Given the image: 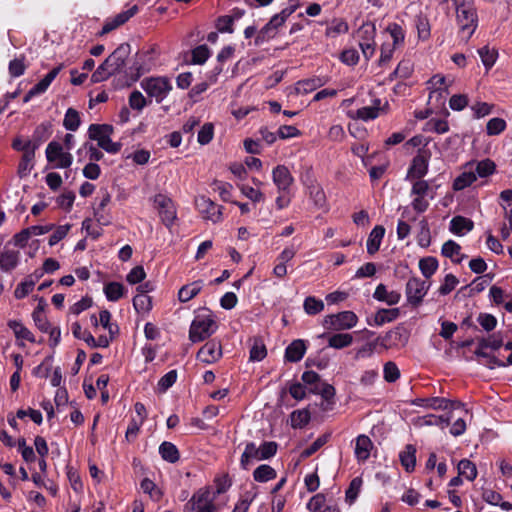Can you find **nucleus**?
<instances>
[{"label":"nucleus","mask_w":512,"mask_h":512,"mask_svg":"<svg viewBox=\"0 0 512 512\" xmlns=\"http://www.w3.org/2000/svg\"><path fill=\"white\" fill-rule=\"evenodd\" d=\"M137 10V6H133L126 11L120 12L112 18H108L102 27L101 34H107L116 29L117 27L123 25L136 14Z\"/></svg>","instance_id":"obj_22"},{"label":"nucleus","mask_w":512,"mask_h":512,"mask_svg":"<svg viewBox=\"0 0 512 512\" xmlns=\"http://www.w3.org/2000/svg\"><path fill=\"white\" fill-rule=\"evenodd\" d=\"M253 477L257 482H268L276 477V471L271 466L263 464L255 469Z\"/></svg>","instance_id":"obj_44"},{"label":"nucleus","mask_w":512,"mask_h":512,"mask_svg":"<svg viewBox=\"0 0 512 512\" xmlns=\"http://www.w3.org/2000/svg\"><path fill=\"white\" fill-rule=\"evenodd\" d=\"M8 327L13 331L17 344L21 347L24 346V341L35 343L36 339L33 335V333L23 325L20 321L17 320H10L8 322Z\"/></svg>","instance_id":"obj_26"},{"label":"nucleus","mask_w":512,"mask_h":512,"mask_svg":"<svg viewBox=\"0 0 512 512\" xmlns=\"http://www.w3.org/2000/svg\"><path fill=\"white\" fill-rule=\"evenodd\" d=\"M478 53L486 69H490L495 64L498 57V52L489 47L479 49Z\"/></svg>","instance_id":"obj_57"},{"label":"nucleus","mask_w":512,"mask_h":512,"mask_svg":"<svg viewBox=\"0 0 512 512\" xmlns=\"http://www.w3.org/2000/svg\"><path fill=\"white\" fill-rule=\"evenodd\" d=\"M476 181V173L473 166L467 167L453 182V189L460 191Z\"/></svg>","instance_id":"obj_34"},{"label":"nucleus","mask_w":512,"mask_h":512,"mask_svg":"<svg viewBox=\"0 0 512 512\" xmlns=\"http://www.w3.org/2000/svg\"><path fill=\"white\" fill-rule=\"evenodd\" d=\"M195 205L198 212L205 220L213 223H218L222 220V207L215 204L211 199L206 196H198L195 199Z\"/></svg>","instance_id":"obj_15"},{"label":"nucleus","mask_w":512,"mask_h":512,"mask_svg":"<svg viewBox=\"0 0 512 512\" xmlns=\"http://www.w3.org/2000/svg\"><path fill=\"white\" fill-rule=\"evenodd\" d=\"M506 121L502 118H491L486 125V132L490 136L498 135L506 129Z\"/></svg>","instance_id":"obj_59"},{"label":"nucleus","mask_w":512,"mask_h":512,"mask_svg":"<svg viewBox=\"0 0 512 512\" xmlns=\"http://www.w3.org/2000/svg\"><path fill=\"white\" fill-rule=\"evenodd\" d=\"M477 322L487 332L494 330L497 325L496 317L489 313H480Z\"/></svg>","instance_id":"obj_64"},{"label":"nucleus","mask_w":512,"mask_h":512,"mask_svg":"<svg viewBox=\"0 0 512 512\" xmlns=\"http://www.w3.org/2000/svg\"><path fill=\"white\" fill-rule=\"evenodd\" d=\"M308 342L303 339L293 340L285 349L284 359L287 362L301 361L307 351Z\"/></svg>","instance_id":"obj_21"},{"label":"nucleus","mask_w":512,"mask_h":512,"mask_svg":"<svg viewBox=\"0 0 512 512\" xmlns=\"http://www.w3.org/2000/svg\"><path fill=\"white\" fill-rule=\"evenodd\" d=\"M231 487V480L228 475L217 476L214 480V486L212 487V493L214 498L228 491Z\"/></svg>","instance_id":"obj_54"},{"label":"nucleus","mask_w":512,"mask_h":512,"mask_svg":"<svg viewBox=\"0 0 512 512\" xmlns=\"http://www.w3.org/2000/svg\"><path fill=\"white\" fill-rule=\"evenodd\" d=\"M456 17L462 37L468 40L478 26V15L474 2L463 1L458 4Z\"/></svg>","instance_id":"obj_1"},{"label":"nucleus","mask_w":512,"mask_h":512,"mask_svg":"<svg viewBox=\"0 0 512 512\" xmlns=\"http://www.w3.org/2000/svg\"><path fill=\"white\" fill-rule=\"evenodd\" d=\"M353 342V337L350 334H334L328 340V346L335 349H342L348 347Z\"/></svg>","instance_id":"obj_49"},{"label":"nucleus","mask_w":512,"mask_h":512,"mask_svg":"<svg viewBox=\"0 0 512 512\" xmlns=\"http://www.w3.org/2000/svg\"><path fill=\"white\" fill-rule=\"evenodd\" d=\"M115 71L111 65H106V60L95 70L91 76L94 83H99L106 80L109 76L113 75Z\"/></svg>","instance_id":"obj_58"},{"label":"nucleus","mask_w":512,"mask_h":512,"mask_svg":"<svg viewBox=\"0 0 512 512\" xmlns=\"http://www.w3.org/2000/svg\"><path fill=\"white\" fill-rule=\"evenodd\" d=\"M384 235L385 228L381 225H377L371 230L366 243L367 252L370 255L375 254L379 250Z\"/></svg>","instance_id":"obj_31"},{"label":"nucleus","mask_w":512,"mask_h":512,"mask_svg":"<svg viewBox=\"0 0 512 512\" xmlns=\"http://www.w3.org/2000/svg\"><path fill=\"white\" fill-rule=\"evenodd\" d=\"M412 404L425 409H432L436 411L454 410L462 406V404L459 402H451L448 399L442 397L417 398L413 400Z\"/></svg>","instance_id":"obj_17"},{"label":"nucleus","mask_w":512,"mask_h":512,"mask_svg":"<svg viewBox=\"0 0 512 512\" xmlns=\"http://www.w3.org/2000/svg\"><path fill=\"white\" fill-rule=\"evenodd\" d=\"M386 32L392 38V43H390L391 45L396 47L404 42L405 32L397 23L389 24L386 28Z\"/></svg>","instance_id":"obj_52"},{"label":"nucleus","mask_w":512,"mask_h":512,"mask_svg":"<svg viewBox=\"0 0 512 512\" xmlns=\"http://www.w3.org/2000/svg\"><path fill=\"white\" fill-rule=\"evenodd\" d=\"M48 163L55 169H67L73 163L72 154L58 141H51L45 150Z\"/></svg>","instance_id":"obj_10"},{"label":"nucleus","mask_w":512,"mask_h":512,"mask_svg":"<svg viewBox=\"0 0 512 512\" xmlns=\"http://www.w3.org/2000/svg\"><path fill=\"white\" fill-rule=\"evenodd\" d=\"M133 307L137 313L147 315L152 309V299L147 294H136L133 298Z\"/></svg>","instance_id":"obj_41"},{"label":"nucleus","mask_w":512,"mask_h":512,"mask_svg":"<svg viewBox=\"0 0 512 512\" xmlns=\"http://www.w3.org/2000/svg\"><path fill=\"white\" fill-rule=\"evenodd\" d=\"M473 169L477 177H487L491 175L495 170V165L491 160L480 161Z\"/></svg>","instance_id":"obj_62"},{"label":"nucleus","mask_w":512,"mask_h":512,"mask_svg":"<svg viewBox=\"0 0 512 512\" xmlns=\"http://www.w3.org/2000/svg\"><path fill=\"white\" fill-rule=\"evenodd\" d=\"M191 512H217L218 506L212 493V486L198 489L186 504Z\"/></svg>","instance_id":"obj_4"},{"label":"nucleus","mask_w":512,"mask_h":512,"mask_svg":"<svg viewBox=\"0 0 512 512\" xmlns=\"http://www.w3.org/2000/svg\"><path fill=\"white\" fill-rule=\"evenodd\" d=\"M431 152L427 149H419L417 155L413 158L408 169L406 179L409 181L423 180L429 168Z\"/></svg>","instance_id":"obj_11"},{"label":"nucleus","mask_w":512,"mask_h":512,"mask_svg":"<svg viewBox=\"0 0 512 512\" xmlns=\"http://www.w3.org/2000/svg\"><path fill=\"white\" fill-rule=\"evenodd\" d=\"M374 445L371 439L362 434L355 440L354 454L358 462H365L371 454Z\"/></svg>","instance_id":"obj_28"},{"label":"nucleus","mask_w":512,"mask_h":512,"mask_svg":"<svg viewBox=\"0 0 512 512\" xmlns=\"http://www.w3.org/2000/svg\"><path fill=\"white\" fill-rule=\"evenodd\" d=\"M419 269L425 278H430L438 269V261L434 257H425L419 261Z\"/></svg>","instance_id":"obj_45"},{"label":"nucleus","mask_w":512,"mask_h":512,"mask_svg":"<svg viewBox=\"0 0 512 512\" xmlns=\"http://www.w3.org/2000/svg\"><path fill=\"white\" fill-rule=\"evenodd\" d=\"M399 316V309H380L375 315V323L378 326L383 325L387 322H392Z\"/></svg>","instance_id":"obj_48"},{"label":"nucleus","mask_w":512,"mask_h":512,"mask_svg":"<svg viewBox=\"0 0 512 512\" xmlns=\"http://www.w3.org/2000/svg\"><path fill=\"white\" fill-rule=\"evenodd\" d=\"M381 110V100L375 98L371 106H366L357 109L356 111H349V117L353 119H360L363 121H369L377 118Z\"/></svg>","instance_id":"obj_23"},{"label":"nucleus","mask_w":512,"mask_h":512,"mask_svg":"<svg viewBox=\"0 0 512 512\" xmlns=\"http://www.w3.org/2000/svg\"><path fill=\"white\" fill-rule=\"evenodd\" d=\"M426 132H434L438 134H444L449 130V124L447 120L442 118H431L429 119L423 128Z\"/></svg>","instance_id":"obj_42"},{"label":"nucleus","mask_w":512,"mask_h":512,"mask_svg":"<svg viewBox=\"0 0 512 512\" xmlns=\"http://www.w3.org/2000/svg\"><path fill=\"white\" fill-rule=\"evenodd\" d=\"M154 50L142 53L138 56V59L136 61V70L138 76L149 72L154 64H155V57H154Z\"/></svg>","instance_id":"obj_35"},{"label":"nucleus","mask_w":512,"mask_h":512,"mask_svg":"<svg viewBox=\"0 0 512 512\" xmlns=\"http://www.w3.org/2000/svg\"><path fill=\"white\" fill-rule=\"evenodd\" d=\"M303 307L307 314L316 315L323 311L324 303L320 299H317L313 296H309L304 300Z\"/></svg>","instance_id":"obj_56"},{"label":"nucleus","mask_w":512,"mask_h":512,"mask_svg":"<svg viewBox=\"0 0 512 512\" xmlns=\"http://www.w3.org/2000/svg\"><path fill=\"white\" fill-rule=\"evenodd\" d=\"M430 285L419 278H411L406 284V298L409 304L418 306L426 296Z\"/></svg>","instance_id":"obj_16"},{"label":"nucleus","mask_w":512,"mask_h":512,"mask_svg":"<svg viewBox=\"0 0 512 512\" xmlns=\"http://www.w3.org/2000/svg\"><path fill=\"white\" fill-rule=\"evenodd\" d=\"M373 298L392 306L399 303L401 293L397 290H389L384 284H379L373 293Z\"/></svg>","instance_id":"obj_25"},{"label":"nucleus","mask_w":512,"mask_h":512,"mask_svg":"<svg viewBox=\"0 0 512 512\" xmlns=\"http://www.w3.org/2000/svg\"><path fill=\"white\" fill-rule=\"evenodd\" d=\"M459 475L464 476L467 480H474L477 476V469L474 463L468 459H463L458 463Z\"/></svg>","instance_id":"obj_50"},{"label":"nucleus","mask_w":512,"mask_h":512,"mask_svg":"<svg viewBox=\"0 0 512 512\" xmlns=\"http://www.w3.org/2000/svg\"><path fill=\"white\" fill-rule=\"evenodd\" d=\"M203 288L202 281H194L184 285L178 292V299L180 302H188L194 298Z\"/></svg>","instance_id":"obj_36"},{"label":"nucleus","mask_w":512,"mask_h":512,"mask_svg":"<svg viewBox=\"0 0 512 512\" xmlns=\"http://www.w3.org/2000/svg\"><path fill=\"white\" fill-rule=\"evenodd\" d=\"M412 424L416 428H422L425 426H438L441 429H444L450 424V417L428 414L412 419Z\"/></svg>","instance_id":"obj_27"},{"label":"nucleus","mask_w":512,"mask_h":512,"mask_svg":"<svg viewBox=\"0 0 512 512\" xmlns=\"http://www.w3.org/2000/svg\"><path fill=\"white\" fill-rule=\"evenodd\" d=\"M40 143L26 141L23 146V156L18 166L19 176L26 177L30 174L34 167L35 151L39 147Z\"/></svg>","instance_id":"obj_18"},{"label":"nucleus","mask_w":512,"mask_h":512,"mask_svg":"<svg viewBox=\"0 0 512 512\" xmlns=\"http://www.w3.org/2000/svg\"><path fill=\"white\" fill-rule=\"evenodd\" d=\"M20 262V252L18 250L4 247L0 252V269L4 272L14 270Z\"/></svg>","instance_id":"obj_24"},{"label":"nucleus","mask_w":512,"mask_h":512,"mask_svg":"<svg viewBox=\"0 0 512 512\" xmlns=\"http://www.w3.org/2000/svg\"><path fill=\"white\" fill-rule=\"evenodd\" d=\"M304 186L305 194L308 196L312 205L317 209H323L327 205L326 195L321 185L316 181L313 173L308 170L300 177Z\"/></svg>","instance_id":"obj_5"},{"label":"nucleus","mask_w":512,"mask_h":512,"mask_svg":"<svg viewBox=\"0 0 512 512\" xmlns=\"http://www.w3.org/2000/svg\"><path fill=\"white\" fill-rule=\"evenodd\" d=\"M113 130V126L109 124H91L88 128V137L96 141L98 147L107 153L116 154L120 151L121 144L112 141Z\"/></svg>","instance_id":"obj_2"},{"label":"nucleus","mask_w":512,"mask_h":512,"mask_svg":"<svg viewBox=\"0 0 512 512\" xmlns=\"http://www.w3.org/2000/svg\"><path fill=\"white\" fill-rule=\"evenodd\" d=\"M129 54V45H120L107 59L106 65H111L113 70L116 72L120 71L125 65L126 58Z\"/></svg>","instance_id":"obj_29"},{"label":"nucleus","mask_w":512,"mask_h":512,"mask_svg":"<svg viewBox=\"0 0 512 512\" xmlns=\"http://www.w3.org/2000/svg\"><path fill=\"white\" fill-rule=\"evenodd\" d=\"M454 83L453 77H446L442 74H435L427 81L429 98L443 102L448 95L449 87Z\"/></svg>","instance_id":"obj_13"},{"label":"nucleus","mask_w":512,"mask_h":512,"mask_svg":"<svg viewBox=\"0 0 512 512\" xmlns=\"http://www.w3.org/2000/svg\"><path fill=\"white\" fill-rule=\"evenodd\" d=\"M357 315L352 311H342L337 314L327 315L324 318V325L328 329L347 330L356 326Z\"/></svg>","instance_id":"obj_14"},{"label":"nucleus","mask_w":512,"mask_h":512,"mask_svg":"<svg viewBox=\"0 0 512 512\" xmlns=\"http://www.w3.org/2000/svg\"><path fill=\"white\" fill-rule=\"evenodd\" d=\"M414 25L417 31L418 39L426 41L431 35V26L428 18L424 15H418L415 18Z\"/></svg>","instance_id":"obj_38"},{"label":"nucleus","mask_w":512,"mask_h":512,"mask_svg":"<svg viewBox=\"0 0 512 512\" xmlns=\"http://www.w3.org/2000/svg\"><path fill=\"white\" fill-rule=\"evenodd\" d=\"M503 345V338L500 333H494L486 338H482L478 342V348L476 350V355L485 356L484 350L490 348L492 350H497Z\"/></svg>","instance_id":"obj_32"},{"label":"nucleus","mask_w":512,"mask_h":512,"mask_svg":"<svg viewBox=\"0 0 512 512\" xmlns=\"http://www.w3.org/2000/svg\"><path fill=\"white\" fill-rule=\"evenodd\" d=\"M222 357V345L219 341L211 340L204 344L197 353V359L205 364H212Z\"/></svg>","instance_id":"obj_19"},{"label":"nucleus","mask_w":512,"mask_h":512,"mask_svg":"<svg viewBox=\"0 0 512 512\" xmlns=\"http://www.w3.org/2000/svg\"><path fill=\"white\" fill-rule=\"evenodd\" d=\"M412 183L411 195L412 207L418 213H423L429 207V202L434 198V190L426 180L410 181Z\"/></svg>","instance_id":"obj_9"},{"label":"nucleus","mask_w":512,"mask_h":512,"mask_svg":"<svg viewBox=\"0 0 512 512\" xmlns=\"http://www.w3.org/2000/svg\"><path fill=\"white\" fill-rule=\"evenodd\" d=\"M376 27L371 22H364L357 30L358 42L371 41L375 39Z\"/></svg>","instance_id":"obj_51"},{"label":"nucleus","mask_w":512,"mask_h":512,"mask_svg":"<svg viewBox=\"0 0 512 512\" xmlns=\"http://www.w3.org/2000/svg\"><path fill=\"white\" fill-rule=\"evenodd\" d=\"M291 425L294 428H302L310 421V412L307 409L296 410L292 412Z\"/></svg>","instance_id":"obj_55"},{"label":"nucleus","mask_w":512,"mask_h":512,"mask_svg":"<svg viewBox=\"0 0 512 512\" xmlns=\"http://www.w3.org/2000/svg\"><path fill=\"white\" fill-rule=\"evenodd\" d=\"M81 124L80 113L74 108H68L63 119V126L67 131H76Z\"/></svg>","instance_id":"obj_40"},{"label":"nucleus","mask_w":512,"mask_h":512,"mask_svg":"<svg viewBox=\"0 0 512 512\" xmlns=\"http://www.w3.org/2000/svg\"><path fill=\"white\" fill-rule=\"evenodd\" d=\"M442 255L455 263H461L465 255L461 253V246L453 240L446 241L441 249Z\"/></svg>","instance_id":"obj_33"},{"label":"nucleus","mask_w":512,"mask_h":512,"mask_svg":"<svg viewBox=\"0 0 512 512\" xmlns=\"http://www.w3.org/2000/svg\"><path fill=\"white\" fill-rule=\"evenodd\" d=\"M35 286V280L32 277L27 278L18 286L16 287L14 291V295L17 299H22L26 297L29 293H31Z\"/></svg>","instance_id":"obj_61"},{"label":"nucleus","mask_w":512,"mask_h":512,"mask_svg":"<svg viewBox=\"0 0 512 512\" xmlns=\"http://www.w3.org/2000/svg\"><path fill=\"white\" fill-rule=\"evenodd\" d=\"M140 86L157 103H161L172 90L170 80L163 76L145 78L141 81Z\"/></svg>","instance_id":"obj_8"},{"label":"nucleus","mask_w":512,"mask_h":512,"mask_svg":"<svg viewBox=\"0 0 512 512\" xmlns=\"http://www.w3.org/2000/svg\"><path fill=\"white\" fill-rule=\"evenodd\" d=\"M272 179L281 193L286 192L294 181L289 169L284 165H278L273 169Z\"/></svg>","instance_id":"obj_20"},{"label":"nucleus","mask_w":512,"mask_h":512,"mask_svg":"<svg viewBox=\"0 0 512 512\" xmlns=\"http://www.w3.org/2000/svg\"><path fill=\"white\" fill-rule=\"evenodd\" d=\"M213 190L217 192L220 198L225 201H231L233 186L227 182L215 180L212 184Z\"/></svg>","instance_id":"obj_53"},{"label":"nucleus","mask_w":512,"mask_h":512,"mask_svg":"<svg viewBox=\"0 0 512 512\" xmlns=\"http://www.w3.org/2000/svg\"><path fill=\"white\" fill-rule=\"evenodd\" d=\"M297 9V5H290L284 8L280 13L274 15L270 21L259 31L255 39L256 45L268 41L276 35L277 29L282 26L288 17Z\"/></svg>","instance_id":"obj_7"},{"label":"nucleus","mask_w":512,"mask_h":512,"mask_svg":"<svg viewBox=\"0 0 512 512\" xmlns=\"http://www.w3.org/2000/svg\"><path fill=\"white\" fill-rule=\"evenodd\" d=\"M71 331L75 338L85 341L90 347L96 346V339L92 334L84 329L78 322H74L71 325Z\"/></svg>","instance_id":"obj_47"},{"label":"nucleus","mask_w":512,"mask_h":512,"mask_svg":"<svg viewBox=\"0 0 512 512\" xmlns=\"http://www.w3.org/2000/svg\"><path fill=\"white\" fill-rule=\"evenodd\" d=\"M211 53L206 45H199L192 50V61L195 64H204Z\"/></svg>","instance_id":"obj_63"},{"label":"nucleus","mask_w":512,"mask_h":512,"mask_svg":"<svg viewBox=\"0 0 512 512\" xmlns=\"http://www.w3.org/2000/svg\"><path fill=\"white\" fill-rule=\"evenodd\" d=\"M321 85H322V82L319 78L306 79V80L298 81L295 84V91L298 94H307V93L314 91Z\"/></svg>","instance_id":"obj_46"},{"label":"nucleus","mask_w":512,"mask_h":512,"mask_svg":"<svg viewBox=\"0 0 512 512\" xmlns=\"http://www.w3.org/2000/svg\"><path fill=\"white\" fill-rule=\"evenodd\" d=\"M217 324L211 315H197L189 329V339L192 342H200L215 333Z\"/></svg>","instance_id":"obj_6"},{"label":"nucleus","mask_w":512,"mask_h":512,"mask_svg":"<svg viewBox=\"0 0 512 512\" xmlns=\"http://www.w3.org/2000/svg\"><path fill=\"white\" fill-rule=\"evenodd\" d=\"M416 449L413 445H407L405 449L400 452L399 458L402 466L407 472L414 470L416 465Z\"/></svg>","instance_id":"obj_37"},{"label":"nucleus","mask_w":512,"mask_h":512,"mask_svg":"<svg viewBox=\"0 0 512 512\" xmlns=\"http://www.w3.org/2000/svg\"><path fill=\"white\" fill-rule=\"evenodd\" d=\"M100 325L108 330L111 336H114L118 332V326L111 322V313L108 310H102L99 313Z\"/></svg>","instance_id":"obj_60"},{"label":"nucleus","mask_w":512,"mask_h":512,"mask_svg":"<svg viewBox=\"0 0 512 512\" xmlns=\"http://www.w3.org/2000/svg\"><path fill=\"white\" fill-rule=\"evenodd\" d=\"M153 203L154 207L158 210L163 224L167 227L172 226L177 217L172 199L166 194L159 193L154 196Z\"/></svg>","instance_id":"obj_12"},{"label":"nucleus","mask_w":512,"mask_h":512,"mask_svg":"<svg viewBox=\"0 0 512 512\" xmlns=\"http://www.w3.org/2000/svg\"><path fill=\"white\" fill-rule=\"evenodd\" d=\"M277 451V445L274 442H264L259 447L254 443H248L241 456V466L247 469L255 461L269 459Z\"/></svg>","instance_id":"obj_3"},{"label":"nucleus","mask_w":512,"mask_h":512,"mask_svg":"<svg viewBox=\"0 0 512 512\" xmlns=\"http://www.w3.org/2000/svg\"><path fill=\"white\" fill-rule=\"evenodd\" d=\"M474 228V223L471 219L463 216H455L451 219L449 230L457 236H464Z\"/></svg>","instance_id":"obj_30"},{"label":"nucleus","mask_w":512,"mask_h":512,"mask_svg":"<svg viewBox=\"0 0 512 512\" xmlns=\"http://www.w3.org/2000/svg\"><path fill=\"white\" fill-rule=\"evenodd\" d=\"M104 294L109 301H118L124 294V287L119 282H109L104 286Z\"/></svg>","instance_id":"obj_43"},{"label":"nucleus","mask_w":512,"mask_h":512,"mask_svg":"<svg viewBox=\"0 0 512 512\" xmlns=\"http://www.w3.org/2000/svg\"><path fill=\"white\" fill-rule=\"evenodd\" d=\"M159 454L162 459L169 462L175 463L179 460V451L177 447L171 442H163L159 446Z\"/></svg>","instance_id":"obj_39"}]
</instances>
